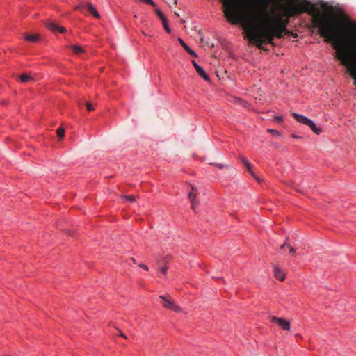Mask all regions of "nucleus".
<instances>
[{"label": "nucleus", "instance_id": "28", "mask_svg": "<svg viewBox=\"0 0 356 356\" xmlns=\"http://www.w3.org/2000/svg\"><path fill=\"white\" fill-rule=\"evenodd\" d=\"M163 26H164L165 29L166 30V31L170 33V30L169 27L168 26L167 23L165 24H163Z\"/></svg>", "mask_w": 356, "mask_h": 356}, {"label": "nucleus", "instance_id": "12", "mask_svg": "<svg viewBox=\"0 0 356 356\" xmlns=\"http://www.w3.org/2000/svg\"><path fill=\"white\" fill-rule=\"evenodd\" d=\"M241 162L245 166L248 172L252 175L254 178H255L257 181H259V179L258 177L253 173V172L251 170V165L248 159L245 157L241 158Z\"/></svg>", "mask_w": 356, "mask_h": 356}, {"label": "nucleus", "instance_id": "33", "mask_svg": "<svg viewBox=\"0 0 356 356\" xmlns=\"http://www.w3.org/2000/svg\"><path fill=\"white\" fill-rule=\"evenodd\" d=\"M268 3H265V9L268 7Z\"/></svg>", "mask_w": 356, "mask_h": 356}, {"label": "nucleus", "instance_id": "34", "mask_svg": "<svg viewBox=\"0 0 356 356\" xmlns=\"http://www.w3.org/2000/svg\"><path fill=\"white\" fill-rule=\"evenodd\" d=\"M174 4H177V1L175 0L174 1Z\"/></svg>", "mask_w": 356, "mask_h": 356}, {"label": "nucleus", "instance_id": "27", "mask_svg": "<svg viewBox=\"0 0 356 356\" xmlns=\"http://www.w3.org/2000/svg\"><path fill=\"white\" fill-rule=\"evenodd\" d=\"M293 188L298 192L302 193V190L300 189L298 186H293Z\"/></svg>", "mask_w": 356, "mask_h": 356}, {"label": "nucleus", "instance_id": "32", "mask_svg": "<svg viewBox=\"0 0 356 356\" xmlns=\"http://www.w3.org/2000/svg\"><path fill=\"white\" fill-rule=\"evenodd\" d=\"M131 261H132L134 264H136V260H135L134 258H131Z\"/></svg>", "mask_w": 356, "mask_h": 356}, {"label": "nucleus", "instance_id": "24", "mask_svg": "<svg viewBox=\"0 0 356 356\" xmlns=\"http://www.w3.org/2000/svg\"><path fill=\"white\" fill-rule=\"evenodd\" d=\"M268 131L271 133V134H274V135L280 136V133L277 130H275V129H268Z\"/></svg>", "mask_w": 356, "mask_h": 356}, {"label": "nucleus", "instance_id": "29", "mask_svg": "<svg viewBox=\"0 0 356 356\" xmlns=\"http://www.w3.org/2000/svg\"><path fill=\"white\" fill-rule=\"evenodd\" d=\"M275 120H276L277 122H282V117H281V116L275 117Z\"/></svg>", "mask_w": 356, "mask_h": 356}, {"label": "nucleus", "instance_id": "6", "mask_svg": "<svg viewBox=\"0 0 356 356\" xmlns=\"http://www.w3.org/2000/svg\"><path fill=\"white\" fill-rule=\"evenodd\" d=\"M83 8L86 9L89 13H90L95 18L99 19L100 15L99 13L97 11L93 5L90 3H82L80 6L76 7V10H81Z\"/></svg>", "mask_w": 356, "mask_h": 356}, {"label": "nucleus", "instance_id": "22", "mask_svg": "<svg viewBox=\"0 0 356 356\" xmlns=\"http://www.w3.org/2000/svg\"><path fill=\"white\" fill-rule=\"evenodd\" d=\"M122 197L131 202H133L135 201V197L133 195H124Z\"/></svg>", "mask_w": 356, "mask_h": 356}, {"label": "nucleus", "instance_id": "7", "mask_svg": "<svg viewBox=\"0 0 356 356\" xmlns=\"http://www.w3.org/2000/svg\"><path fill=\"white\" fill-rule=\"evenodd\" d=\"M271 321L273 322L277 323L278 325L280 326L284 330H290V323L289 321L285 320L284 318L272 316Z\"/></svg>", "mask_w": 356, "mask_h": 356}, {"label": "nucleus", "instance_id": "13", "mask_svg": "<svg viewBox=\"0 0 356 356\" xmlns=\"http://www.w3.org/2000/svg\"><path fill=\"white\" fill-rule=\"evenodd\" d=\"M179 42L183 47V48L191 56L197 57V54L184 42L181 38L178 39Z\"/></svg>", "mask_w": 356, "mask_h": 356}, {"label": "nucleus", "instance_id": "26", "mask_svg": "<svg viewBox=\"0 0 356 356\" xmlns=\"http://www.w3.org/2000/svg\"><path fill=\"white\" fill-rule=\"evenodd\" d=\"M138 266H139V267H140V268H143L144 270H147V271L149 270L148 266H146V265H145V264H138Z\"/></svg>", "mask_w": 356, "mask_h": 356}, {"label": "nucleus", "instance_id": "23", "mask_svg": "<svg viewBox=\"0 0 356 356\" xmlns=\"http://www.w3.org/2000/svg\"><path fill=\"white\" fill-rule=\"evenodd\" d=\"M141 1L147 4L151 5L152 6L154 7L156 6V4L154 3V2L152 0H141Z\"/></svg>", "mask_w": 356, "mask_h": 356}, {"label": "nucleus", "instance_id": "2", "mask_svg": "<svg viewBox=\"0 0 356 356\" xmlns=\"http://www.w3.org/2000/svg\"><path fill=\"white\" fill-rule=\"evenodd\" d=\"M345 22L348 27L356 29V23L352 22L348 17H345ZM339 24V31H337L339 44L342 46L350 54L353 55V59L356 62V38H349L348 40H343V29L342 24L337 21Z\"/></svg>", "mask_w": 356, "mask_h": 356}, {"label": "nucleus", "instance_id": "19", "mask_svg": "<svg viewBox=\"0 0 356 356\" xmlns=\"http://www.w3.org/2000/svg\"><path fill=\"white\" fill-rule=\"evenodd\" d=\"M57 135L59 138H63L65 136V129L59 127L56 131Z\"/></svg>", "mask_w": 356, "mask_h": 356}, {"label": "nucleus", "instance_id": "15", "mask_svg": "<svg viewBox=\"0 0 356 356\" xmlns=\"http://www.w3.org/2000/svg\"><path fill=\"white\" fill-rule=\"evenodd\" d=\"M71 48L76 54H80L84 52L83 48L79 45H72Z\"/></svg>", "mask_w": 356, "mask_h": 356}, {"label": "nucleus", "instance_id": "14", "mask_svg": "<svg viewBox=\"0 0 356 356\" xmlns=\"http://www.w3.org/2000/svg\"><path fill=\"white\" fill-rule=\"evenodd\" d=\"M24 39L29 42H37L39 39V35H26L24 36Z\"/></svg>", "mask_w": 356, "mask_h": 356}, {"label": "nucleus", "instance_id": "11", "mask_svg": "<svg viewBox=\"0 0 356 356\" xmlns=\"http://www.w3.org/2000/svg\"><path fill=\"white\" fill-rule=\"evenodd\" d=\"M273 273L274 276L280 281H284L285 279V274L282 271V270L279 268L277 266H273Z\"/></svg>", "mask_w": 356, "mask_h": 356}, {"label": "nucleus", "instance_id": "10", "mask_svg": "<svg viewBox=\"0 0 356 356\" xmlns=\"http://www.w3.org/2000/svg\"><path fill=\"white\" fill-rule=\"evenodd\" d=\"M47 27L52 31H59L60 33H65L66 29L62 26H59L57 24L54 22H51L47 24Z\"/></svg>", "mask_w": 356, "mask_h": 356}, {"label": "nucleus", "instance_id": "30", "mask_svg": "<svg viewBox=\"0 0 356 356\" xmlns=\"http://www.w3.org/2000/svg\"><path fill=\"white\" fill-rule=\"evenodd\" d=\"M120 337H123V338H124V339H127L126 335H125V334H124V333H122V332H120Z\"/></svg>", "mask_w": 356, "mask_h": 356}, {"label": "nucleus", "instance_id": "9", "mask_svg": "<svg viewBox=\"0 0 356 356\" xmlns=\"http://www.w3.org/2000/svg\"><path fill=\"white\" fill-rule=\"evenodd\" d=\"M193 65L194 66L195 69L196 70L197 74L203 78L206 81H209V76L206 74L204 69L202 68L195 60L192 61Z\"/></svg>", "mask_w": 356, "mask_h": 356}, {"label": "nucleus", "instance_id": "4", "mask_svg": "<svg viewBox=\"0 0 356 356\" xmlns=\"http://www.w3.org/2000/svg\"><path fill=\"white\" fill-rule=\"evenodd\" d=\"M339 46L344 49V51L348 54V59L350 60V65H344L342 63L341 60H339L343 66L346 67L348 69V71L349 72L351 77L355 80L354 84L356 85V62L353 59V55L350 54L342 46L339 44Z\"/></svg>", "mask_w": 356, "mask_h": 356}, {"label": "nucleus", "instance_id": "3", "mask_svg": "<svg viewBox=\"0 0 356 356\" xmlns=\"http://www.w3.org/2000/svg\"><path fill=\"white\" fill-rule=\"evenodd\" d=\"M292 115L294 117L297 122L308 126L315 134L318 135L322 132V129L319 127H317L314 122L307 117L296 113H293Z\"/></svg>", "mask_w": 356, "mask_h": 356}, {"label": "nucleus", "instance_id": "17", "mask_svg": "<svg viewBox=\"0 0 356 356\" xmlns=\"http://www.w3.org/2000/svg\"><path fill=\"white\" fill-rule=\"evenodd\" d=\"M20 80L23 83H26L33 80V78L28 74H24L20 76Z\"/></svg>", "mask_w": 356, "mask_h": 356}, {"label": "nucleus", "instance_id": "18", "mask_svg": "<svg viewBox=\"0 0 356 356\" xmlns=\"http://www.w3.org/2000/svg\"><path fill=\"white\" fill-rule=\"evenodd\" d=\"M234 102L236 104H238L239 105H241L243 107H245L247 105H248V103L244 102L243 100H242L240 98H235L234 99Z\"/></svg>", "mask_w": 356, "mask_h": 356}, {"label": "nucleus", "instance_id": "31", "mask_svg": "<svg viewBox=\"0 0 356 356\" xmlns=\"http://www.w3.org/2000/svg\"><path fill=\"white\" fill-rule=\"evenodd\" d=\"M216 165L218 166V168H219L220 169L222 168H223V165L222 164H216Z\"/></svg>", "mask_w": 356, "mask_h": 356}, {"label": "nucleus", "instance_id": "1", "mask_svg": "<svg viewBox=\"0 0 356 356\" xmlns=\"http://www.w3.org/2000/svg\"><path fill=\"white\" fill-rule=\"evenodd\" d=\"M227 6L224 14L227 21L234 24H241L250 33V41L259 49H263V44H273L275 38L281 39L284 35H291L286 27L289 18L308 12L314 18V24L318 29L321 36L325 38V42H332L336 50L335 58L344 65H350L348 54L339 44L337 31L339 24L336 20L323 15L320 10L309 1H303L302 3L288 5L282 7V13H272V16L266 15L264 20L258 17L254 9L247 8L242 13H238L233 0H225Z\"/></svg>", "mask_w": 356, "mask_h": 356}, {"label": "nucleus", "instance_id": "8", "mask_svg": "<svg viewBox=\"0 0 356 356\" xmlns=\"http://www.w3.org/2000/svg\"><path fill=\"white\" fill-rule=\"evenodd\" d=\"M188 196L191 204V209L195 211L196 206L198 204V202L196 200L197 191L193 186H191V191L188 193Z\"/></svg>", "mask_w": 356, "mask_h": 356}, {"label": "nucleus", "instance_id": "25", "mask_svg": "<svg viewBox=\"0 0 356 356\" xmlns=\"http://www.w3.org/2000/svg\"><path fill=\"white\" fill-rule=\"evenodd\" d=\"M168 270V266H164L160 269V272L163 274H165Z\"/></svg>", "mask_w": 356, "mask_h": 356}, {"label": "nucleus", "instance_id": "5", "mask_svg": "<svg viewBox=\"0 0 356 356\" xmlns=\"http://www.w3.org/2000/svg\"><path fill=\"white\" fill-rule=\"evenodd\" d=\"M159 298L163 300V305L164 307L173 310L175 312H181V307L175 304V301L170 296H160Z\"/></svg>", "mask_w": 356, "mask_h": 356}, {"label": "nucleus", "instance_id": "21", "mask_svg": "<svg viewBox=\"0 0 356 356\" xmlns=\"http://www.w3.org/2000/svg\"><path fill=\"white\" fill-rule=\"evenodd\" d=\"M85 105H86V107L88 111L90 112V111H92L95 110L94 106L90 102H86Z\"/></svg>", "mask_w": 356, "mask_h": 356}, {"label": "nucleus", "instance_id": "20", "mask_svg": "<svg viewBox=\"0 0 356 356\" xmlns=\"http://www.w3.org/2000/svg\"><path fill=\"white\" fill-rule=\"evenodd\" d=\"M288 240V238L286 239ZM285 246H287L289 248V251L291 254L295 253V249L294 248L290 246L289 244H287V241L281 246V249H283Z\"/></svg>", "mask_w": 356, "mask_h": 356}, {"label": "nucleus", "instance_id": "16", "mask_svg": "<svg viewBox=\"0 0 356 356\" xmlns=\"http://www.w3.org/2000/svg\"><path fill=\"white\" fill-rule=\"evenodd\" d=\"M155 12H156L157 16L159 17V19L162 21L163 24H166V18L165 17V16L163 14V13L161 12V10H160L158 8H156Z\"/></svg>", "mask_w": 356, "mask_h": 356}]
</instances>
